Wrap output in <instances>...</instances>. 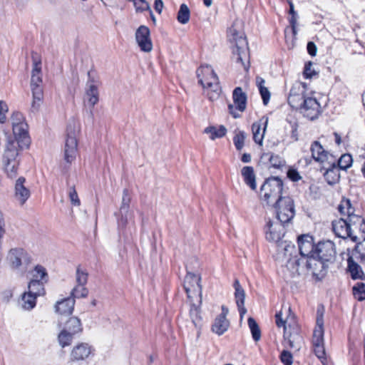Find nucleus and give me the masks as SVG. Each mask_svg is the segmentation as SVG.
Wrapping results in <instances>:
<instances>
[{"label":"nucleus","mask_w":365,"mask_h":365,"mask_svg":"<svg viewBox=\"0 0 365 365\" xmlns=\"http://www.w3.org/2000/svg\"><path fill=\"white\" fill-rule=\"evenodd\" d=\"M290 27L284 30L285 41L289 49H294L295 47L296 25L294 17L289 19Z\"/></svg>","instance_id":"obj_32"},{"label":"nucleus","mask_w":365,"mask_h":365,"mask_svg":"<svg viewBox=\"0 0 365 365\" xmlns=\"http://www.w3.org/2000/svg\"><path fill=\"white\" fill-rule=\"evenodd\" d=\"M63 329L69 332H71L74 335L81 333L83 330L81 320L76 317H70L66 322Z\"/></svg>","instance_id":"obj_33"},{"label":"nucleus","mask_w":365,"mask_h":365,"mask_svg":"<svg viewBox=\"0 0 365 365\" xmlns=\"http://www.w3.org/2000/svg\"><path fill=\"white\" fill-rule=\"evenodd\" d=\"M339 212L344 217L332 221V230L336 237L347 239L361 244L365 241V220L358 214L350 200L342 199L338 207Z\"/></svg>","instance_id":"obj_1"},{"label":"nucleus","mask_w":365,"mask_h":365,"mask_svg":"<svg viewBox=\"0 0 365 365\" xmlns=\"http://www.w3.org/2000/svg\"><path fill=\"white\" fill-rule=\"evenodd\" d=\"M287 177L292 181H297V170L291 168L287 171Z\"/></svg>","instance_id":"obj_60"},{"label":"nucleus","mask_w":365,"mask_h":365,"mask_svg":"<svg viewBox=\"0 0 365 365\" xmlns=\"http://www.w3.org/2000/svg\"><path fill=\"white\" fill-rule=\"evenodd\" d=\"M36 297L29 293V292H24L21 295V300L19 302V304L21 307L24 310H31L36 304Z\"/></svg>","instance_id":"obj_34"},{"label":"nucleus","mask_w":365,"mask_h":365,"mask_svg":"<svg viewBox=\"0 0 365 365\" xmlns=\"http://www.w3.org/2000/svg\"><path fill=\"white\" fill-rule=\"evenodd\" d=\"M284 245V255L287 259L286 262V269L287 271L290 272L289 274H284V278L290 281L292 279H294L297 272V250L295 249L294 245L291 242L287 243Z\"/></svg>","instance_id":"obj_14"},{"label":"nucleus","mask_w":365,"mask_h":365,"mask_svg":"<svg viewBox=\"0 0 365 365\" xmlns=\"http://www.w3.org/2000/svg\"><path fill=\"white\" fill-rule=\"evenodd\" d=\"M88 273L81 267H78L76 272V286L71 292V299L85 298L88 294V290L86 287L88 282Z\"/></svg>","instance_id":"obj_15"},{"label":"nucleus","mask_w":365,"mask_h":365,"mask_svg":"<svg viewBox=\"0 0 365 365\" xmlns=\"http://www.w3.org/2000/svg\"><path fill=\"white\" fill-rule=\"evenodd\" d=\"M289 5V13L292 15V17L290 19L294 17V21L295 22V17H294V5L292 0H287Z\"/></svg>","instance_id":"obj_61"},{"label":"nucleus","mask_w":365,"mask_h":365,"mask_svg":"<svg viewBox=\"0 0 365 365\" xmlns=\"http://www.w3.org/2000/svg\"><path fill=\"white\" fill-rule=\"evenodd\" d=\"M21 143L12 140L11 138L7 139L5 150L3 155V160H18L19 149H23L26 146H21Z\"/></svg>","instance_id":"obj_22"},{"label":"nucleus","mask_w":365,"mask_h":365,"mask_svg":"<svg viewBox=\"0 0 365 365\" xmlns=\"http://www.w3.org/2000/svg\"><path fill=\"white\" fill-rule=\"evenodd\" d=\"M12 127L26 123L23 115L19 112H14L11 117Z\"/></svg>","instance_id":"obj_52"},{"label":"nucleus","mask_w":365,"mask_h":365,"mask_svg":"<svg viewBox=\"0 0 365 365\" xmlns=\"http://www.w3.org/2000/svg\"><path fill=\"white\" fill-rule=\"evenodd\" d=\"M68 194H69V198H70V200H71L72 205L79 206L80 205V200H79L77 192L73 187H70Z\"/></svg>","instance_id":"obj_55"},{"label":"nucleus","mask_w":365,"mask_h":365,"mask_svg":"<svg viewBox=\"0 0 365 365\" xmlns=\"http://www.w3.org/2000/svg\"><path fill=\"white\" fill-rule=\"evenodd\" d=\"M256 83L259 88L264 105H267L269 101L271 94L268 88L264 86L265 81L262 78L257 76L256 78Z\"/></svg>","instance_id":"obj_36"},{"label":"nucleus","mask_w":365,"mask_h":365,"mask_svg":"<svg viewBox=\"0 0 365 365\" xmlns=\"http://www.w3.org/2000/svg\"><path fill=\"white\" fill-rule=\"evenodd\" d=\"M135 39L144 52H150L153 49V43L150 38V30L145 26H140L135 32Z\"/></svg>","instance_id":"obj_19"},{"label":"nucleus","mask_w":365,"mask_h":365,"mask_svg":"<svg viewBox=\"0 0 365 365\" xmlns=\"http://www.w3.org/2000/svg\"><path fill=\"white\" fill-rule=\"evenodd\" d=\"M130 202V197L127 189H124L123 191V197L121 201V205L120 207V213H127L129 209V205Z\"/></svg>","instance_id":"obj_51"},{"label":"nucleus","mask_w":365,"mask_h":365,"mask_svg":"<svg viewBox=\"0 0 365 365\" xmlns=\"http://www.w3.org/2000/svg\"><path fill=\"white\" fill-rule=\"evenodd\" d=\"M190 9L185 4L180 5V9L178 13V21L182 24H187L190 20Z\"/></svg>","instance_id":"obj_48"},{"label":"nucleus","mask_w":365,"mask_h":365,"mask_svg":"<svg viewBox=\"0 0 365 365\" xmlns=\"http://www.w3.org/2000/svg\"><path fill=\"white\" fill-rule=\"evenodd\" d=\"M200 277L188 272L184 280V288L190 301L194 298L198 299L199 304L202 302V287L200 284Z\"/></svg>","instance_id":"obj_13"},{"label":"nucleus","mask_w":365,"mask_h":365,"mask_svg":"<svg viewBox=\"0 0 365 365\" xmlns=\"http://www.w3.org/2000/svg\"><path fill=\"white\" fill-rule=\"evenodd\" d=\"M324 314L319 309L317 312L316 327L313 331L312 344L313 351L323 365L328 364L324 347Z\"/></svg>","instance_id":"obj_7"},{"label":"nucleus","mask_w":365,"mask_h":365,"mask_svg":"<svg viewBox=\"0 0 365 365\" xmlns=\"http://www.w3.org/2000/svg\"><path fill=\"white\" fill-rule=\"evenodd\" d=\"M227 38L234 44L232 58L240 65L245 71L250 67V55L248 43L243 31V23L242 21L235 20L228 29Z\"/></svg>","instance_id":"obj_3"},{"label":"nucleus","mask_w":365,"mask_h":365,"mask_svg":"<svg viewBox=\"0 0 365 365\" xmlns=\"http://www.w3.org/2000/svg\"><path fill=\"white\" fill-rule=\"evenodd\" d=\"M229 327L230 322L227 318L224 316H217L212 325V331L218 336H221L227 331Z\"/></svg>","instance_id":"obj_29"},{"label":"nucleus","mask_w":365,"mask_h":365,"mask_svg":"<svg viewBox=\"0 0 365 365\" xmlns=\"http://www.w3.org/2000/svg\"><path fill=\"white\" fill-rule=\"evenodd\" d=\"M4 165V170L8 177L14 178L17 175V167L19 160H3Z\"/></svg>","instance_id":"obj_43"},{"label":"nucleus","mask_w":365,"mask_h":365,"mask_svg":"<svg viewBox=\"0 0 365 365\" xmlns=\"http://www.w3.org/2000/svg\"><path fill=\"white\" fill-rule=\"evenodd\" d=\"M272 207L276 209L277 218L281 223H289L294 217V200L289 196H284Z\"/></svg>","instance_id":"obj_12"},{"label":"nucleus","mask_w":365,"mask_h":365,"mask_svg":"<svg viewBox=\"0 0 365 365\" xmlns=\"http://www.w3.org/2000/svg\"><path fill=\"white\" fill-rule=\"evenodd\" d=\"M25 178H19L14 186V198L21 205H23L29 198L31 192L29 188L25 185Z\"/></svg>","instance_id":"obj_21"},{"label":"nucleus","mask_w":365,"mask_h":365,"mask_svg":"<svg viewBox=\"0 0 365 365\" xmlns=\"http://www.w3.org/2000/svg\"><path fill=\"white\" fill-rule=\"evenodd\" d=\"M297 93L294 88H292L290 90V93L288 96V103L291 108L293 109L296 107L297 99H296Z\"/></svg>","instance_id":"obj_57"},{"label":"nucleus","mask_w":365,"mask_h":365,"mask_svg":"<svg viewBox=\"0 0 365 365\" xmlns=\"http://www.w3.org/2000/svg\"><path fill=\"white\" fill-rule=\"evenodd\" d=\"M190 302L192 304L190 310V317L195 327L196 328H200L202 325V317L200 316V309L193 303V301Z\"/></svg>","instance_id":"obj_41"},{"label":"nucleus","mask_w":365,"mask_h":365,"mask_svg":"<svg viewBox=\"0 0 365 365\" xmlns=\"http://www.w3.org/2000/svg\"><path fill=\"white\" fill-rule=\"evenodd\" d=\"M74 304L75 299L68 297L56 302L55 311L61 315H70L73 312Z\"/></svg>","instance_id":"obj_27"},{"label":"nucleus","mask_w":365,"mask_h":365,"mask_svg":"<svg viewBox=\"0 0 365 365\" xmlns=\"http://www.w3.org/2000/svg\"><path fill=\"white\" fill-rule=\"evenodd\" d=\"M262 161H269L274 168H279L284 160L278 155L272 153H264L261 155Z\"/></svg>","instance_id":"obj_39"},{"label":"nucleus","mask_w":365,"mask_h":365,"mask_svg":"<svg viewBox=\"0 0 365 365\" xmlns=\"http://www.w3.org/2000/svg\"><path fill=\"white\" fill-rule=\"evenodd\" d=\"M336 165L339 170H346L352 165L353 159L352 156L349 153H344L336 161Z\"/></svg>","instance_id":"obj_44"},{"label":"nucleus","mask_w":365,"mask_h":365,"mask_svg":"<svg viewBox=\"0 0 365 365\" xmlns=\"http://www.w3.org/2000/svg\"><path fill=\"white\" fill-rule=\"evenodd\" d=\"M92 348L87 343H80L76 345L71 352V359L73 361H83L91 354Z\"/></svg>","instance_id":"obj_23"},{"label":"nucleus","mask_w":365,"mask_h":365,"mask_svg":"<svg viewBox=\"0 0 365 365\" xmlns=\"http://www.w3.org/2000/svg\"><path fill=\"white\" fill-rule=\"evenodd\" d=\"M67 134L63 150V163L62 170L66 172L75 161L78 154V140L77 137L80 131V125L78 123L73 120L69 123L67 127Z\"/></svg>","instance_id":"obj_4"},{"label":"nucleus","mask_w":365,"mask_h":365,"mask_svg":"<svg viewBox=\"0 0 365 365\" xmlns=\"http://www.w3.org/2000/svg\"><path fill=\"white\" fill-rule=\"evenodd\" d=\"M315 247L314 237L312 235L307 234L298 236V251L301 256L298 259V267H301L304 274L306 273V259L314 256Z\"/></svg>","instance_id":"obj_11"},{"label":"nucleus","mask_w":365,"mask_h":365,"mask_svg":"<svg viewBox=\"0 0 365 365\" xmlns=\"http://www.w3.org/2000/svg\"><path fill=\"white\" fill-rule=\"evenodd\" d=\"M347 268L352 279H364L365 274L360 267L351 257L347 259Z\"/></svg>","instance_id":"obj_28"},{"label":"nucleus","mask_w":365,"mask_h":365,"mask_svg":"<svg viewBox=\"0 0 365 365\" xmlns=\"http://www.w3.org/2000/svg\"><path fill=\"white\" fill-rule=\"evenodd\" d=\"M247 322L252 339L255 341H258L261 339V331L257 323L252 317H249Z\"/></svg>","instance_id":"obj_45"},{"label":"nucleus","mask_w":365,"mask_h":365,"mask_svg":"<svg viewBox=\"0 0 365 365\" xmlns=\"http://www.w3.org/2000/svg\"><path fill=\"white\" fill-rule=\"evenodd\" d=\"M313 65L314 63L310 61L305 63L303 70V76L304 78L311 79L319 77V71L314 68Z\"/></svg>","instance_id":"obj_46"},{"label":"nucleus","mask_w":365,"mask_h":365,"mask_svg":"<svg viewBox=\"0 0 365 365\" xmlns=\"http://www.w3.org/2000/svg\"><path fill=\"white\" fill-rule=\"evenodd\" d=\"M284 235V228L278 222L268 221L265 227V237L267 241L279 246L280 240Z\"/></svg>","instance_id":"obj_17"},{"label":"nucleus","mask_w":365,"mask_h":365,"mask_svg":"<svg viewBox=\"0 0 365 365\" xmlns=\"http://www.w3.org/2000/svg\"><path fill=\"white\" fill-rule=\"evenodd\" d=\"M31 279H38V281L47 282L48 274L46 269L41 265H36L31 271Z\"/></svg>","instance_id":"obj_42"},{"label":"nucleus","mask_w":365,"mask_h":365,"mask_svg":"<svg viewBox=\"0 0 365 365\" xmlns=\"http://www.w3.org/2000/svg\"><path fill=\"white\" fill-rule=\"evenodd\" d=\"M354 297L358 301L365 299V284L364 282H357L352 288Z\"/></svg>","instance_id":"obj_49"},{"label":"nucleus","mask_w":365,"mask_h":365,"mask_svg":"<svg viewBox=\"0 0 365 365\" xmlns=\"http://www.w3.org/2000/svg\"><path fill=\"white\" fill-rule=\"evenodd\" d=\"M228 309L225 306L222 307V313L219 316H224L226 318L227 314H228Z\"/></svg>","instance_id":"obj_64"},{"label":"nucleus","mask_w":365,"mask_h":365,"mask_svg":"<svg viewBox=\"0 0 365 365\" xmlns=\"http://www.w3.org/2000/svg\"><path fill=\"white\" fill-rule=\"evenodd\" d=\"M232 98L237 109L240 112L244 111L246 108L247 95L242 91V88L237 87L234 90Z\"/></svg>","instance_id":"obj_30"},{"label":"nucleus","mask_w":365,"mask_h":365,"mask_svg":"<svg viewBox=\"0 0 365 365\" xmlns=\"http://www.w3.org/2000/svg\"><path fill=\"white\" fill-rule=\"evenodd\" d=\"M14 138L13 140L21 143V146H28L29 138L27 123L12 127Z\"/></svg>","instance_id":"obj_26"},{"label":"nucleus","mask_w":365,"mask_h":365,"mask_svg":"<svg viewBox=\"0 0 365 365\" xmlns=\"http://www.w3.org/2000/svg\"><path fill=\"white\" fill-rule=\"evenodd\" d=\"M241 174L244 178L245 182L253 190L257 188L256 178L254 169L251 166H245L242 170Z\"/></svg>","instance_id":"obj_31"},{"label":"nucleus","mask_w":365,"mask_h":365,"mask_svg":"<svg viewBox=\"0 0 365 365\" xmlns=\"http://www.w3.org/2000/svg\"><path fill=\"white\" fill-rule=\"evenodd\" d=\"M204 133L210 134V138L214 140L215 138H220L225 136L227 133V129L224 125H220L219 128L209 126L204 130Z\"/></svg>","instance_id":"obj_38"},{"label":"nucleus","mask_w":365,"mask_h":365,"mask_svg":"<svg viewBox=\"0 0 365 365\" xmlns=\"http://www.w3.org/2000/svg\"><path fill=\"white\" fill-rule=\"evenodd\" d=\"M335 245L331 241L320 242L316 245L314 256L306 259L304 277L312 283L322 282L327 277L330 264L336 259Z\"/></svg>","instance_id":"obj_2"},{"label":"nucleus","mask_w":365,"mask_h":365,"mask_svg":"<svg viewBox=\"0 0 365 365\" xmlns=\"http://www.w3.org/2000/svg\"><path fill=\"white\" fill-rule=\"evenodd\" d=\"M282 180L278 177H271L264 182L260 187L259 199L263 205L272 207L282 199Z\"/></svg>","instance_id":"obj_5"},{"label":"nucleus","mask_w":365,"mask_h":365,"mask_svg":"<svg viewBox=\"0 0 365 365\" xmlns=\"http://www.w3.org/2000/svg\"><path fill=\"white\" fill-rule=\"evenodd\" d=\"M132 1L137 11H143L150 9V5L145 0H133Z\"/></svg>","instance_id":"obj_54"},{"label":"nucleus","mask_w":365,"mask_h":365,"mask_svg":"<svg viewBox=\"0 0 365 365\" xmlns=\"http://www.w3.org/2000/svg\"><path fill=\"white\" fill-rule=\"evenodd\" d=\"M307 53L312 56L314 57L317 55V46L313 41H309L307 44Z\"/></svg>","instance_id":"obj_58"},{"label":"nucleus","mask_w":365,"mask_h":365,"mask_svg":"<svg viewBox=\"0 0 365 365\" xmlns=\"http://www.w3.org/2000/svg\"><path fill=\"white\" fill-rule=\"evenodd\" d=\"M31 262L29 254L22 248L15 247L9 250L6 257L7 266L13 271L23 274Z\"/></svg>","instance_id":"obj_9"},{"label":"nucleus","mask_w":365,"mask_h":365,"mask_svg":"<svg viewBox=\"0 0 365 365\" xmlns=\"http://www.w3.org/2000/svg\"><path fill=\"white\" fill-rule=\"evenodd\" d=\"M234 287L235 298L239 309L240 319L242 320L247 312V309L245 307V292L241 287L238 279H235L234 282Z\"/></svg>","instance_id":"obj_24"},{"label":"nucleus","mask_w":365,"mask_h":365,"mask_svg":"<svg viewBox=\"0 0 365 365\" xmlns=\"http://www.w3.org/2000/svg\"><path fill=\"white\" fill-rule=\"evenodd\" d=\"M73 336V334L62 329L58 334V342L62 348H64L71 344Z\"/></svg>","instance_id":"obj_40"},{"label":"nucleus","mask_w":365,"mask_h":365,"mask_svg":"<svg viewBox=\"0 0 365 365\" xmlns=\"http://www.w3.org/2000/svg\"><path fill=\"white\" fill-rule=\"evenodd\" d=\"M34 67L31 72V88L33 95L31 102V111L36 112L39 110L43 103V89L41 87L42 78L41 76V61L33 56Z\"/></svg>","instance_id":"obj_8"},{"label":"nucleus","mask_w":365,"mask_h":365,"mask_svg":"<svg viewBox=\"0 0 365 365\" xmlns=\"http://www.w3.org/2000/svg\"><path fill=\"white\" fill-rule=\"evenodd\" d=\"M328 163L329 166L326 169L324 177L329 185H335L339 182L340 179L339 170L336 165L335 158Z\"/></svg>","instance_id":"obj_25"},{"label":"nucleus","mask_w":365,"mask_h":365,"mask_svg":"<svg viewBox=\"0 0 365 365\" xmlns=\"http://www.w3.org/2000/svg\"><path fill=\"white\" fill-rule=\"evenodd\" d=\"M279 358L284 365H292L293 364V355L287 350L282 351Z\"/></svg>","instance_id":"obj_53"},{"label":"nucleus","mask_w":365,"mask_h":365,"mask_svg":"<svg viewBox=\"0 0 365 365\" xmlns=\"http://www.w3.org/2000/svg\"><path fill=\"white\" fill-rule=\"evenodd\" d=\"M44 283L38 279H31L28 286V292L36 297L43 295L45 294Z\"/></svg>","instance_id":"obj_35"},{"label":"nucleus","mask_w":365,"mask_h":365,"mask_svg":"<svg viewBox=\"0 0 365 365\" xmlns=\"http://www.w3.org/2000/svg\"><path fill=\"white\" fill-rule=\"evenodd\" d=\"M9 111V107L6 103L0 104V123H4L6 121V113Z\"/></svg>","instance_id":"obj_56"},{"label":"nucleus","mask_w":365,"mask_h":365,"mask_svg":"<svg viewBox=\"0 0 365 365\" xmlns=\"http://www.w3.org/2000/svg\"><path fill=\"white\" fill-rule=\"evenodd\" d=\"M155 10L160 14L163 8V2L162 0H155L154 4Z\"/></svg>","instance_id":"obj_59"},{"label":"nucleus","mask_w":365,"mask_h":365,"mask_svg":"<svg viewBox=\"0 0 365 365\" xmlns=\"http://www.w3.org/2000/svg\"><path fill=\"white\" fill-rule=\"evenodd\" d=\"M228 109H229V112L234 117V118H238L240 115L238 113H237L235 112V106L232 104H230L228 106Z\"/></svg>","instance_id":"obj_62"},{"label":"nucleus","mask_w":365,"mask_h":365,"mask_svg":"<svg viewBox=\"0 0 365 365\" xmlns=\"http://www.w3.org/2000/svg\"><path fill=\"white\" fill-rule=\"evenodd\" d=\"M120 218L118 219V227L121 230H123L126 227L127 225L133 224V212L128 210V212L125 213H120Z\"/></svg>","instance_id":"obj_47"},{"label":"nucleus","mask_w":365,"mask_h":365,"mask_svg":"<svg viewBox=\"0 0 365 365\" xmlns=\"http://www.w3.org/2000/svg\"><path fill=\"white\" fill-rule=\"evenodd\" d=\"M310 151L312 153V158L316 162H319L321 163L327 162L329 163V161H333L334 159V155L326 150L317 140H315L312 143Z\"/></svg>","instance_id":"obj_18"},{"label":"nucleus","mask_w":365,"mask_h":365,"mask_svg":"<svg viewBox=\"0 0 365 365\" xmlns=\"http://www.w3.org/2000/svg\"><path fill=\"white\" fill-rule=\"evenodd\" d=\"M298 110L304 118L310 120L317 119L322 113L320 104L316 98L312 97L305 98Z\"/></svg>","instance_id":"obj_16"},{"label":"nucleus","mask_w":365,"mask_h":365,"mask_svg":"<svg viewBox=\"0 0 365 365\" xmlns=\"http://www.w3.org/2000/svg\"><path fill=\"white\" fill-rule=\"evenodd\" d=\"M268 121L269 119L267 117H263L259 121L255 122L252 125L253 140L257 144H259V145H262Z\"/></svg>","instance_id":"obj_20"},{"label":"nucleus","mask_w":365,"mask_h":365,"mask_svg":"<svg viewBox=\"0 0 365 365\" xmlns=\"http://www.w3.org/2000/svg\"><path fill=\"white\" fill-rule=\"evenodd\" d=\"M251 155L249 153H244L241 158V160L245 163H250L251 161Z\"/></svg>","instance_id":"obj_63"},{"label":"nucleus","mask_w":365,"mask_h":365,"mask_svg":"<svg viewBox=\"0 0 365 365\" xmlns=\"http://www.w3.org/2000/svg\"><path fill=\"white\" fill-rule=\"evenodd\" d=\"M276 319V324L278 327H284V340L287 342L290 347H294V341L290 339L291 334L287 331V329L286 327V320H284L282 318V313L279 312L275 314Z\"/></svg>","instance_id":"obj_37"},{"label":"nucleus","mask_w":365,"mask_h":365,"mask_svg":"<svg viewBox=\"0 0 365 365\" xmlns=\"http://www.w3.org/2000/svg\"><path fill=\"white\" fill-rule=\"evenodd\" d=\"M199 83L204 88L207 89L208 98L211 101L217 99L221 93V88L217 75L211 66L207 65L199 68L197 71Z\"/></svg>","instance_id":"obj_6"},{"label":"nucleus","mask_w":365,"mask_h":365,"mask_svg":"<svg viewBox=\"0 0 365 365\" xmlns=\"http://www.w3.org/2000/svg\"><path fill=\"white\" fill-rule=\"evenodd\" d=\"M88 80L85 86L83 102L86 106L93 108L99 101V76L94 71H88Z\"/></svg>","instance_id":"obj_10"},{"label":"nucleus","mask_w":365,"mask_h":365,"mask_svg":"<svg viewBox=\"0 0 365 365\" xmlns=\"http://www.w3.org/2000/svg\"><path fill=\"white\" fill-rule=\"evenodd\" d=\"M246 137L247 135L244 131L240 130L235 133V135L233 138V142L237 150H241L244 147Z\"/></svg>","instance_id":"obj_50"}]
</instances>
